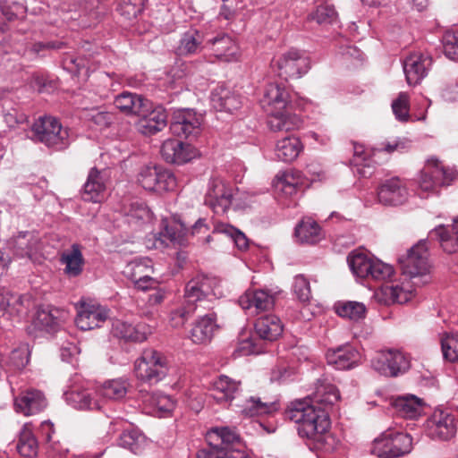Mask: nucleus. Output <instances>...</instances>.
Instances as JSON below:
<instances>
[{"mask_svg":"<svg viewBox=\"0 0 458 458\" xmlns=\"http://www.w3.org/2000/svg\"><path fill=\"white\" fill-rule=\"evenodd\" d=\"M428 257V242L420 240L399 258L402 276L382 284L374 293L376 301L390 305L403 304L411 300L414 286L427 284L431 280Z\"/></svg>","mask_w":458,"mask_h":458,"instance_id":"1","label":"nucleus"},{"mask_svg":"<svg viewBox=\"0 0 458 458\" xmlns=\"http://www.w3.org/2000/svg\"><path fill=\"white\" fill-rule=\"evenodd\" d=\"M259 102L262 109L269 116L267 123L271 131H289L302 126V119L287 111L291 98L284 85L277 82L267 84Z\"/></svg>","mask_w":458,"mask_h":458,"instance_id":"2","label":"nucleus"},{"mask_svg":"<svg viewBox=\"0 0 458 458\" xmlns=\"http://www.w3.org/2000/svg\"><path fill=\"white\" fill-rule=\"evenodd\" d=\"M287 417L297 425L298 434L302 438L311 440L318 445L324 443L330 428L327 411L315 404L310 400H295L286 411Z\"/></svg>","mask_w":458,"mask_h":458,"instance_id":"3","label":"nucleus"},{"mask_svg":"<svg viewBox=\"0 0 458 458\" xmlns=\"http://www.w3.org/2000/svg\"><path fill=\"white\" fill-rule=\"evenodd\" d=\"M168 370L165 356L153 349L144 350L134 362L137 378L149 384H156L164 379Z\"/></svg>","mask_w":458,"mask_h":458,"instance_id":"4","label":"nucleus"},{"mask_svg":"<svg viewBox=\"0 0 458 458\" xmlns=\"http://www.w3.org/2000/svg\"><path fill=\"white\" fill-rule=\"evenodd\" d=\"M271 66L284 80L300 79L310 71L311 62L304 51L293 47L275 56Z\"/></svg>","mask_w":458,"mask_h":458,"instance_id":"5","label":"nucleus"},{"mask_svg":"<svg viewBox=\"0 0 458 458\" xmlns=\"http://www.w3.org/2000/svg\"><path fill=\"white\" fill-rule=\"evenodd\" d=\"M412 449V438L403 432L385 431L372 443L370 453L378 458H398Z\"/></svg>","mask_w":458,"mask_h":458,"instance_id":"6","label":"nucleus"},{"mask_svg":"<svg viewBox=\"0 0 458 458\" xmlns=\"http://www.w3.org/2000/svg\"><path fill=\"white\" fill-rule=\"evenodd\" d=\"M35 139L49 148L63 149L69 144V133L60 122L52 116L40 117L32 125Z\"/></svg>","mask_w":458,"mask_h":458,"instance_id":"7","label":"nucleus"},{"mask_svg":"<svg viewBox=\"0 0 458 458\" xmlns=\"http://www.w3.org/2000/svg\"><path fill=\"white\" fill-rule=\"evenodd\" d=\"M237 193V189L231 183L220 177H214L208 182L204 203L214 213L223 215L231 208Z\"/></svg>","mask_w":458,"mask_h":458,"instance_id":"8","label":"nucleus"},{"mask_svg":"<svg viewBox=\"0 0 458 458\" xmlns=\"http://www.w3.org/2000/svg\"><path fill=\"white\" fill-rule=\"evenodd\" d=\"M222 295L220 280L215 276L198 275L185 285L184 301L186 303L197 306L205 300L218 298Z\"/></svg>","mask_w":458,"mask_h":458,"instance_id":"9","label":"nucleus"},{"mask_svg":"<svg viewBox=\"0 0 458 458\" xmlns=\"http://www.w3.org/2000/svg\"><path fill=\"white\" fill-rule=\"evenodd\" d=\"M457 174L455 169L445 167L437 158L431 157L426 161L419 174V187L424 191H430L437 187L449 185L456 179Z\"/></svg>","mask_w":458,"mask_h":458,"instance_id":"10","label":"nucleus"},{"mask_svg":"<svg viewBox=\"0 0 458 458\" xmlns=\"http://www.w3.org/2000/svg\"><path fill=\"white\" fill-rule=\"evenodd\" d=\"M372 368L386 377H397L410 368V357L399 350H386L377 353L371 360Z\"/></svg>","mask_w":458,"mask_h":458,"instance_id":"11","label":"nucleus"},{"mask_svg":"<svg viewBox=\"0 0 458 458\" xmlns=\"http://www.w3.org/2000/svg\"><path fill=\"white\" fill-rule=\"evenodd\" d=\"M202 122V115L193 109H178L173 114L170 130L177 137L194 139L201 131Z\"/></svg>","mask_w":458,"mask_h":458,"instance_id":"12","label":"nucleus"},{"mask_svg":"<svg viewBox=\"0 0 458 458\" xmlns=\"http://www.w3.org/2000/svg\"><path fill=\"white\" fill-rule=\"evenodd\" d=\"M110 310L96 302L81 301L77 308L75 324L83 331L92 330L102 327L109 318Z\"/></svg>","mask_w":458,"mask_h":458,"instance_id":"13","label":"nucleus"},{"mask_svg":"<svg viewBox=\"0 0 458 458\" xmlns=\"http://www.w3.org/2000/svg\"><path fill=\"white\" fill-rule=\"evenodd\" d=\"M137 115L139 119L136 123V128L139 132L145 136L157 134L167 125L165 109L161 106L150 108L148 101L146 102V107H142Z\"/></svg>","mask_w":458,"mask_h":458,"instance_id":"14","label":"nucleus"},{"mask_svg":"<svg viewBox=\"0 0 458 458\" xmlns=\"http://www.w3.org/2000/svg\"><path fill=\"white\" fill-rule=\"evenodd\" d=\"M456 430L455 417L448 411H436L426 423L427 435L432 439L448 440Z\"/></svg>","mask_w":458,"mask_h":458,"instance_id":"15","label":"nucleus"},{"mask_svg":"<svg viewBox=\"0 0 458 458\" xmlns=\"http://www.w3.org/2000/svg\"><path fill=\"white\" fill-rule=\"evenodd\" d=\"M432 66V57L428 53L415 52L408 55L403 63V72L410 86L420 83Z\"/></svg>","mask_w":458,"mask_h":458,"instance_id":"16","label":"nucleus"},{"mask_svg":"<svg viewBox=\"0 0 458 458\" xmlns=\"http://www.w3.org/2000/svg\"><path fill=\"white\" fill-rule=\"evenodd\" d=\"M378 201L386 206L404 204L409 198L407 183L399 177L386 180L377 190Z\"/></svg>","mask_w":458,"mask_h":458,"instance_id":"17","label":"nucleus"},{"mask_svg":"<svg viewBox=\"0 0 458 458\" xmlns=\"http://www.w3.org/2000/svg\"><path fill=\"white\" fill-rule=\"evenodd\" d=\"M328 365L336 369L345 370L356 367L360 360V353L351 344L340 345L327 352Z\"/></svg>","mask_w":458,"mask_h":458,"instance_id":"18","label":"nucleus"},{"mask_svg":"<svg viewBox=\"0 0 458 458\" xmlns=\"http://www.w3.org/2000/svg\"><path fill=\"white\" fill-rule=\"evenodd\" d=\"M47 406L46 398L41 391L28 389L14 397V408L25 416L34 415L43 411Z\"/></svg>","mask_w":458,"mask_h":458,"instance_id":"19","label":"nucleus"},{"mask_svg":"<svg viewBox=\"0 0 458 458\" xmlns=\"http://www.w3.org/2000/svg\"><path fill=\"white\" fill-rule=\"evenodd\" d=\"M14 255L32 259L40 249V241L34 232H19L9 242Z\"/></svg>","mask_w":458,"mask_h":458,"instance_id":"20","label":"nucleus"},{"mask_svg":"<svg viewBox=\"0 0 458 458\" xmlns=\"http://www.w3.org/2000/svg\"><path fill=\"white\" fill-rule=\"evenodd\" d=\"M161 155L167 163L182 165L191 160L195 151L190 144L169 139L163 142Z\"/></svg>","mask_w":458,"mask_h":458,"instance_id":"21","label":"nucleus"},{"mask_svg":"<svg viewBox=\"0 0 458 458\" xmlns=\"http://www.w3.org/2000/svg\"><path fill=\"white\" fill-rule=\"evenodd\" d=\"M239 304L250 314H256L271 309L274 297L265 290H248L240 297Z\"/></svg>","mask_w":458,"mask_h":458,"instance_id":"22","label":"nucleus"},{"mask_svg":"<svg viewBox=\"0 0 458 458\" xmlns=\"http://www.w3.org/2000/svg\"><path fill=\"white\" fill-rule=\"evenodd\" d=\"M106 174L92 168L81 191L85 201L99 203L105 199Z\"/></svg>","mask_w":458,"mask_h":458,"instance_id":"23","label":"nucleus"},{"mask_svg":"<svg viewBox=\"0 0 458 458\" xmlns=\"http://www.w3.org/2000/svg\"><path fill=\"white\" fill-rule=\"evenodd\" d=\"M303 184L301 173L293 169L279 172L273 181L277 194L285 197L296 194Z\"/></svg>","mask_w":458,"mask_h":458,"instance_id":"24","label":"nucleus"},{"mask_svg":"<svg viewBox=\"0 0 458 458\" xmlns=\"http://www.w3.org/2000/svg\"><path fill=\"white\" fill-rule=\"evenodd\" d=\"M139 398L147 408L150 409V411L159 412L161 416L170 414L176 406V401L162 392L149 393L140 390Z\"/></svg>","mask_w":458,"mask_h":458,"instance_id":"25","label":"nucleus"},{"mask_svg":"<svg viewBox=\"0 0 458 458\" xmlns=\"http://www.w3.org/2000/svg\"><path fill=\"white\" fill-rule=\"evenodd\" d=\"M112 332L114 336L124 339L125 341L143 342L151 333V330L150 327L144 323L132 325L117 319L113 322Z\"/></svg>","mask_w":458,"mask_h":458,"instance_id":"26","label":"nucleus"},{"mask_svg":"<svg viewBox=\"0 0 458 458\" xmlns=\"http://www.w3.org/2000/svg\"><path fill=\"white\" fill-rule=\"evenodd\" d=\"M216 328V315L214 312L208 313L196 320L190 332V338L194 344H207L212 339Z\"/></svg>","mask_w":458,"mask_h":458,"instance_id":"27","label":"nucleus"},{"mask_svg":"<svg viewBox=\"0 0 458 458\" xmlns=\"http://www.w3.org/2000/svg\"><path fill=\"white\" fill-rule=\"evenodd\" d=\"M214 55L225 62L236 61L239 58V47L227 34H221L208 40Z\"/></svg>","mask_w":458,"mask_h":458,"instance_id":"28","label":"nucleus"},{"mask_svg":"<svg viewBox=\"0 0 458 458\" xmlns=\"http://www.w3.org/2000/svg\"><path fill=\"white\" fill-rule=\"evenodd\" d=\"M304 146L296 136H287L278 140L274 152L279 161L290 163L294 161L303 151Z\"/></svg>","mask_w":458,"mask_h":458,"instance_id":"29","label":"nucleus"},{"mask_svg":"<svg viewBox=\"0 0 458 458\" xmlns=\"http://www.w3.org/2000/svg\"><path fill=\"white\" fill-rule=\"evenodd\" d=\"M431 238L436 237L442 249L447 253H454L458 250V217L454 220L452 225H438L430 233Z\"/></svg>","mask_w":458,"mask_h":458,"instance_id":"30","label":"nucleus"},{"mask_svg":"<svg viewBox=\"0 0 458 458\" xmlns=\"http://www.w3.org/2000/svg\"><path fill=\"white\" fill-rule=\"evenodd\" d=\"M240 381L225 375H220L211 384L212 396L217 402H230L235 398L240 390Z\"/></svg>","mask_w":458,"mask_h":458,"instance_id":"31","label":"nucleus"},{"mask_svg":"<svg viewBox=\"0 0 458 458\" xmlns=\"http://www.w3.org/2000/svg\"><path fill=\"white\" fill-rule=\"evenodd\" d=\"M257 335L267 341H275L283 333L281 319L276 315H266L259 318L254 325Z\"/></svg>","mask_w":458,"mask_h":458,"instance_id":"32","label":"nucleus"},{"mask_svg":"<svg viewBox=\"0 0 458 458\" xmlns=\"http://www.w3.org/2000/svg\"><path fill=\"white\" fill-rule=\"evenodd\" d=\"M210 101L216 111L232 113L241 106L240 98L225 86H218L213 89Z\"/></svg>","mask_w":458,"mask_h":458,"instance_id":"33","label":"nucleus"},{"mask_svg":"<svg viewBox=\"0 0 458 458\" xmlns=\"http://www.w3.org/2000/svg\"><path fill=\"white\" fill-rule=\"evenodd\" d=\"M339 399V391L334 385L325 381H318L310 404H315L327 411V408L335 404Z\"/></svg>","mask_w":458,"mask_h":458,"instance_id":"34","label":"nucleus"},{"mask_svg":"<svg viewBox=\"0 0 458 458\" xmlns=\"http://www.w3.org/2000/svg\"><path fill=\"white\" fill-rule=\"evenodd\" d=\"M60 261L65 265L64 273L68 276L76 277L80 276L84 266V258L81 246L73 243L70 250L62 254Z\"/></svg>","mask_w":458,"mask_h":458,"instance_id":"35","label":"nucleus"},{"mask_svg":"<svg viewBox=\"0 0 458 458\" xmlns=\"http://www.w3.org/2000/svg\"><path fill=\"white\" fill-rule=\"evenodd\" d=\"M203 41L202 33L195 29H191L182 34L176 53L178 55H197L203 48Z\"/></svg>","mask_w":458,"mask_h":458,"instance_id":"36","label":"nucleus"},{"mask_svg":"<svg viewBox=\"0 0 458 458\" xmlns=\"http://www.w3.org/2000/svg\"><path fill=\"white\" fill-rule=\"evenodd\" d=\"M65 400L69 405L77 410H98L101 408L95 394L89 390H72L65 394Z\"/></svg>","mask_w":458,"mask_h":458,"instance_id":"37","label":"nucleus"},{"mask_svg":"<svg viewBox=\"0 0 458 458\" xmlns=\"http://www.w3.org/2000/svg\"><path fill=\"white\" fill-rule=\"evenodd\" d=\"M62 322V311L54 307L39 309L34 318V325L47 332L56 330Z\"/></svg>","mask_w":458,"mask_h":458,"instance_id":"38","label":"nucleus"},{"mask_svg":"<svg viewBox=\"0 0 458 458\" xmlns=\"http://www.w3.org/2000/svg\"><path fill=\"white\" fill-rule=\"evenodd\" d=\"M147 101L140 95L123 91L115 97L114 104L121 112L137 115L142 107H146Z\"/></svg>","mask_w":458,"mask_h":458,"instance_id":"39","label":"nucleus"},{"mask_svg":"<svg viewBox=\"0 0 458 458\" xmlns=\"http://www.w3.org/2000/svg\"><path fill=\"white\" fill-rule=\"evenodd\" d=\"M130 386L129 380L124 377L109 379L104 382L98 393L109 400H122L126 396Z\"/></svg>","mask_w":458,"mask_h":458,"instance_id":"40","label":"nucleus"},{"mask_svg":"<svg viewBox=\"0 0 458 458\" xmlns=\"http://www.w3.org/2000/svg\"><path fill=\"white\" fill-rule=\"evenodd\" d=\"M397 412L407 419L417 418L422 411V401L415 395L399 396L394 401Z\"/></svg>","mask_w":458,"mask_h":458,"instance_id":"41","label":"nucleus"},{"mask_svg":"<svg viewBox=\"0 0 458 458\" xmlns=\"http://www.w3.org/2000/svg\"><path fill=\"white\" fill-rule=\"evenodd\" d=\"M374 259L375 258L369 257L363 252L354 251L348 256L347 262L354 276L360 278H368L369 277V273H371Z\"/></svg>","mask_w":458,"mask_h":458,"instance_id":"42","label":"nucleus"},{"mask_svg":"<svg viewBox=\"0 0 458 458\" xmlns=\"http://www.w3.org/2000/svg\"><path fill=\"white\" fill-rule=\"evenodd\" d=\"M240 407V412L246 417L265 415L277 410L276 403H264L260 398L250 396Z\"/></svg>","mask_w":458,"mask_h":458,"instance_id":"43","label":"nucleus"},{"mask_svg":"<svg viewBox=\"0 0 458 458\" xmlns=\"http://www.w3.org/2000/svg\"><path fill=\"white\" fill-rule=\"evenodd\" d=\"M294 234L296 238L303 243L314 244L321 239L320 226L316 221L310 218L299 223L295 227Z\"/></svg>","mask_w":458,"mask_h":458,"instance_id":"44","label":"nucleus"},{"mask_svg":"<svg viewBox=\"0 0 458 458\" xmlns=\"http://www.w3.org/2000/svg\"><path fill=\"white\" fill-rule=\"evenodd\" d=\"M149 263L150 260L144 259L142 261L133 262L131 264L132 269L134 270L131 275V279L133 280L135 286L142 291L155 288L157 284V281L148 275L138 276V275L140 273L146 272L148 269H152L151 266L148 265Z\"/></svg>","mask_w":458,"mask_h":458,"instance_id":"45","label":"nucleus"},{"mask_svg":"<svg viewBox=\"0 0 458 458\" xmlns=\"http://www.w3.org/2000/svg\"><path fill=\"white\" fill-rule=\"evenodd\" d=\"M118 445L138 454L145 449L147 440L145 436L137 429L125 430L120 436Z\"/></svg>","mask_w":458,"mask_h":458,"instance_id":"46","label":"nucleus"},{"mask_svg":"<svg viewBox=\"0 0 458 458\" xmlns=\"http://www.w3.org/2000/svg\"><path fill=\"white\" fill-rule=\"evenodd\" d=\"M38 450V441L31 431L30 426L25 424L20 433L17 451L22 456L33 457L37 455Z\"/></svg>","mask_w":458,"mask_h":458,"instance_id":"47","label":"nucleus"},{"mask_svg":"<svg viewBox=\"0 0 458 458\" xmlns=\"http://www.w3.org/2000/svg\"><path fill=\"white\" fill-rule=\"evenodd\" d=\"M335 310L340 317L357 321L365 317L366 307L359 301H338L335 304Z\"/></svg>","mask_w":458,"mask_h":458,"instance_id":"48","label":"nucleus"},{"mask_svg":"<svg viewBox=\"0 0 458 458\" xmlns=\"http://www.w3.org/2000/svg\"><path fill=\"white\" fill-rule=\"evenodd\" d=\"M154 183L156 184L150 191L157 194H162L166 191H174L177 186V182L174 174L161 166L157 167L156 176L154 178Z\"/></svg>","mask_w":458,"mask_h":458,"instance_id":"49","label":"nucleus"},{"mask_svg":"<svg viewBox=\"0 0 458 458\" xmlns=\"http://www.w3.org/2000/svg\"><path fill=\"white\" fill-rule=\"evenodd\" d=\"M443 357L450 362L458 361V334L443 333L440 335Z\"/></svg>","mask_w":458,"mask_h":458,"instance_id":"50","label":"nucleus"},{"mask_svg":"<svg viewBox=\"0 0 458 458\" xmlns=\"http://www.w3.org/2000/svg\"><path fill=\"white\" fill-rule=\"evenodd\" d=\"M188 232L189 228L184 223L179 219H174L171 223L165 226L164 232L162 233L171 242L182 245Z\"/></svg>","mask_w":458,"mask_h":458,"instance_id":"51","label":"nucleus"},{"mask_svg":"<svg viewBox=\"0 0 458 458\" xmlns=\"http://www.w3.org/2000/svg\"><path fill=\"white\" fill-rule=\"evenodd\" d=\"M214 233H222L228 236L240 250H245L249 246V241L246 235L239 229L230 225H217L214 230Z\"/></svg>","mask_w":458,"mask_h":458,"instance_id":"52","label":"nucleus"},{"mask_svg":"<svg viewBox=\"0 0 458 458\" xmlns=\"http://www.w3.org/2000/svg\"><path fill=\"white\" fill-rule=\"evenodd\" d=\"M127 216L130 223L141 224L150 222L152 213L144 202L136 200L131 203Z\"/></svg>","mask_w":458,"mask_h":458,"instance_id":"53","label":"nucleus"},{"mask_svg":"<svg viewBox=\"0 0 458 458\" xmlns=\"http://www.w3.org/2000/svg\"><path fill=\"white\" fill-rule=\"evenodd\" d=\"M144 5L145 0H121L118 12L124 20L131 21L141 13Z\"/></svg>","mask_w":458,"mask_h":458,"instance_id":"54","label":"nucleus"},{"mask_svg":"<svg viewBox=\"0 0 458 458\" xmlns=\"http://www.w3.org/2000/svg\"><path fill=\"white\" fill-rule=\"evenodd\" d=\"M392 110L396 120L406 123L410 119V98L407 93L400 92L397 98L392 102Z\"/></svg>","mask_w":458,"mask_h":458,"instance_id":"55","label":"nucleus"},{"mask_svg":"<svg viewBox=\"0 0 458 458\" xmlns=\"http://www.w3.org/2000/svg\"><path fill=\"white\" fill-rule=\"evenodd\" d=\"M197 306L191 305L190 303H186L185 301L183 304L174 310H173L170 313V323L173 327H182L191 316L195 312Z\"/></svg>","mask_w":458,"mask_h":458,"instance_id":"56","label":"nucleus"},{"mask_svg":"<svg viewBox=\"0 0 458 458\" xmlns=\"http://www.w3.org/2000/svg\"><path fill=\"white\" fill-rule=\"evenodd\" d=\"M293 291L301 302L306 303L311 299L310 284L309 279L303 275L294 276Z\"/></svg>","mask_w":458,"mask_h":458,"instance_id":"57","label":"nucleus"},{"mask_svg":"<svg viewBox=\"0 0 458 458\" xmlns=\"http://www.w3.org/2000/svg\"><path fill=\"white\" fill-rule=\"evenodd\" d=\"M394 275V267L386 263L382 262L381 260L375 259L371 267V273H369V277L368 279H373L376 281H391L390 278Z\"/></svg>","mask_w":458,"mask_h":458,"instance_id":"58","label":"nucleus"},{"mask_svg":"<svg viewBox=\"0 0 458 458\" xmlns=\"http://www.w3.org/2000/svg\"><path fill=\"white\" fill-rule=\"evenodd\" d=\"M309 19L318 24H329L336 19V12L332 5H319L309 15Z\"/></svg>","mask_w":458,"mask_h":458,"instance_id":"59","label":"nucleus"},{"mask_svg":"<svg viewBox=\"0 0 458 458\" xmlns=\"http://www.w3.org/2000/svg\"><path fill=\"white\" fill-rule=\"evenodd\" d=\"M217 437L224 445L223 448H227L229 445L238 443L240 441L239 434L233 428L228 427L216 428L209 432V437Z\"/></svg>","mask_w":458,"mask_h":458,"instance_id":"60","label":"nucleus"},{"mask_svg":"<svg viewBox=\"0 0 458 458\" xmlns=\"http://www.w3.org/2000/svg\"><path fill=\"white\" fill-rule=\"evenodd\" d=\"M86 118L100 130L107 128L114 121L113 114L99 109L89 110L86 114Z\"/></svg>","mask_w":458,"mask_h":458,"instance_id":"61","label":"nucleus"},{"mask_svg":"<svg viewBox=\"0 0 458 458\" xmlns=\"http://www.w3.org/2000/svg\"><path fill=\"white\" fill-rule=\"evenodd\" d=\"M444 53L451 60H458V35L446 31L442 38Z\"/></svg>","mask_w":458,"mask_h":458,"instance_id":"62","label":"nucleus"},{"mask_svg":"<svg viewBox=\"0 0 458 458\" xmlns=\"http://www.w3.org/2000/svg\"><path fill=\"white\" fill-rule=\"evenodd\" d=\"M30 360V352L27 345H21L13 350L10 355V364L17 369L26 367Z\"/></svg>","mask_w":458,"mask_h":458,"instance_id":"63","label":"nucleus"},{"mask_svg":"<svg viewBox=\"0 0 458 458\" xmlns=\"http://www.w3.org/2000/svg\"><path fill=\"white\" fill-rule=\"evenodd\" d=\"M196 458H249L244 452L241 450H231L225 454H221L215 450H199Z\"/></svg>","mask_w":458,"mask_h":458,"instance_id":"64","label":"nucleus"}]
</instances>
